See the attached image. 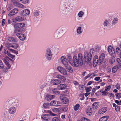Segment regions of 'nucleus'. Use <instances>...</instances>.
I'll list each match as a JSON object with an SVG mask.
<instances>
[{
  "mask_svg": "<svg viewBox=\"0 0 121 121\" xmlns=\"http://www.w3.org/2000/svg\"><path fill=\"white\" fill-rule=\"evenodd\" d=\"M75 0H65L63 4V7L62 9L61 13L64 14H67L72 10Z\"/></svg>",
  "mask_w": 121,
  "mask_h": 121,
  "instance_id": "obj_1",
  "label": "nucleus"
},
{
  "mask_svg": "<svg viewBox=\"0 0 121 121\" xmlns=\"http://www.w3.org/2000/svg\"><path fill=\"white\" fill-rule=\"evenodd\" d=\"M95 53V51L93 49H91L90 52L89 53L87 52H84L85 55H86L85 58V60H91L92 54Z\"/></svg>",
  "mask_w": 121,
  "mask_h": 121,
  "instance_id": "obj_2",
  "label": "nucleus"
},
{
  "mask_svg": "<svg viewBox=\"0 0 121 121\" xmlns=\"http://www.w3.org/2000/svg\"><path fill=\"white\" fill-rule=\"evenodd\" d=\"M108 51L111 56H112V59L115 60V57L116 56L115 51L112 46H109L108 48Z\"/></svg>",
  "mask_w": 121,
  "mask_h": 121,
  "instance_id": "obj_3",
  "label": "nucleus"
},
{
  "mask_svg": "<svg viewBox=\"0 0 121 121\" xmlns=\"http://www.w3.org/2000/svg\"><path fill=\"white\" fill-rule=\"evenodd\" d=\"M6 104L9 106L11 105H12L13 106L17 107L19 105L18 100L14 99H13L12 100L7 102Z\"/></svg>",
  "mask_w": 121,
  "mask_h": 121,
  "instance_id": "obj_4",
  "label": "nucleus"
},
{
  "mask_svg": "<svg viewBox=\"0 0 121 121\" xmlns=\"http://www.w3.org/2000/svg\"><path fill=\"white\" fill-rule=\"evenodd\" d=\"M52 56L51 50L49 48L47 49L46 51L45 57L47 60H50Z\"/></svg>",
  "mask_w": 121,
  "mask_h": 121,
  "instance_id": "obj_5",
  "label": "nucleus"
},
{
  "mask_svg": "<svg viewBox=\"0 0 121 121\" xmlns=\"http://www.w3.org/2000/svg\"><path fill=\"white\" fill-rule=\"evenodd\" d=\"M60 98L61 101L64 104H67L68 103L69 100L68 98L66 97L65 95H61L60 96Z\"/></svg>",
  "mask_w": 121,
  "mask_h": 121,
  "instance_id": "obj_6",
  "label": "nucleus"
},
{
  "mask_svg": "<svg viewBox=\"0 0 121 121\" xmlns=\"http://www.w3.org/2000/svg\"><path fill=\"white\" fill-rule=\"evenodd\" d=\"M57 70L61 73L64 75H67V74L66 70L63 68L58 67L57 68Z\"/></svg>",
  "mask_w": 121,
  "mask_h": 121,
  "instance_id": "obj_7",
  "label": "nucleus"
},
{
  "mask_svg": "<svg viewBox=\"0 0 121 121\" xmlns=\"http://www.w3.org/2000/svg\"><path fill=\"white\" fill-rule=\"evenodd\" d=\"M25 24L22 23H19L15 24L13 26L15 29H21L24 26Z\"/></svg>",
  "mask_w": 121,
  "mask_h": 121,
  "instance_id": "obj_8",
  "label": "nucleus"
},
{
  "mask_svg": "<svg viewBox=\"0 0 121 121\" xmlns=\"http://www.w3.org/2000/svg\"><path fill=\"white\" fill-rule=\"evenodd\" d=\"M18 11V9L15 8L11 10L8 14V16L9 17H11L16 14Z\"/></svg>",
  "mask_w": 121,
  "mask_h": 121,
  "instance_id": "obj_9",
  "label": "nucleus"
},
{
  "mask_svg": "<svg viewBox=\"0 0 121 121\" xmlns=\"http://www.w3.org/2000/svg\"><path fill=\"white\" fill-rule=\"evenodd\" d=\"M13 5L16 6L20 8H23L24 7V6L23 5L17 1L13 0Z\"/></svg>",
  "mask_w": 121,
  "mask_h": 121,
  "instance_id": "obj_10",
  "label": "nucleus"
},
{
  "mask_svg": "<svg viewBox=\"0 0 121 121\" xmlns=\"http://www.w3.org/2000/svg\"><path fill=\"white\" fill-rule=\"evenodd\" d=\"M60 102L56 100H53L50 103V105L52 106H59L60 104Z\"/></svg>",
  "mask_w": 121,
  "mask_h": 121,
  "instance_id": "obj_11",
  "label": "nucleus"
},
{
  "mask_svg": "<svg viewBox=\"0 0 121 121\" xmlns=\"http://www.w3.org/2000/svg\"><path fill=\"white\" fill-rule=\"evenodd\" d=\"M69 63L73 66L78 67L80 64L79 61H69Z\"/></svg>",
  "mask_w": 121,
  "mask_h": 121,
  "instance_id": "obj_12",
  "label": "nucleus"
},
{
  "mask_svg": "<svg viewBox=\"0 0 121 121\" xmlns=\"http://www.w3.org/2000/svg\"><path fill=\"white\" fill-rule=\"evenodd\" d=\"M17 108L15 107H12L10 108L9 110V112L11 114H15L16 112Z\"/></svg>",
  "mask_w": 121,
  "mask_h": 121,
  "instance_id": "obj_13",
  "label": "nucleus"
},
{
  "mask_svg": "<svg viewBox=\"0 0 121 121\" xmlns=\"http://www.w3.org/2000/svg\"><path fill=\"white\" fill-rule=\"evenodd\" d=\"M55 97L53 95H47L46 96L45 99L46 101H48L52 99Z\"/></svg>",
  "mask_w": 121,
  "mask_h": 121,
  "instance_id": "obj_14",
  "label": "nucleus"
},
{
  "mask_svg": "<svg viewBox=\"0 0 121 121\" xmlns=\"http://www.w3.org/2000/svg\"><path fill=\"white\" fill-rule=\"evenodd\" d=\"M26 19V18L24 16H18L16 17L15 20L17 21L20 22L23 21Z\"/></svg>",
  "mask_w": 121,
  "mask_h": 121,
  "instance_id": "obj_15",
  "label": "nucleus"
},
{
  "mask_svg": "<svg viewBox=\"0 0 121 121\" xmlns=\"http://www.w3.org/2000/svg\"><path fill=\"white\" fill-rule=\"evenodd\" d=\"M50 116L48 114L43 115L41 116V118L42 119L45 121H48L49 120Z\"/></svg>",
  "mask_w": 121,
  "mask_h": 121,
  "instance_id": "obj_16",
  "label": "nucleus"
},
{
  "mask_svg": "<svg viewBox=\"0 0 121 121\" xmlns=\"http://www.w3.org/2000/svg\"><path fill=\"white\" fill-rule=\"evenodd\" d=\"M57 30L62 35L65 33L64 28L63 27H61L59 28Z\"/></svg>",
  "mask_w": 121,
  "mask_h": 121,
  "instance_id": "obj_17",
  "label": "nucleus"
},
{
  "mask_svg": "<svg viewBox=\"0 0 121 121\" xmlns=\"http://www.w3.org/2000/svg\"><path fill=\"white\" fill-rule=\"evenodd\" d=\"M5 65L8 67V69H10L11 66L13 64V61H4Z\"/></svg>",
  "mask_w": 121,
  "mask_h": 121,
  "instance_id": "obj_18",
  "label": "nucleus"
},
{
  "mask_svg": "<svg viewBox=\"0 0 121 121\" xmlns=\"http://www.w3.org/2000/svg\"><path fill=\"white\" fill-rule=\"evenodd\" d=\"M92 108L90 107H87V108L86 112L88 115L90 116L91 115L92 113Z\"/></svg>",
  "mask_w": 121,
  "mask_h": 121,
  "instance_id": "obj_19",
  "label": "nucleus"
},
{
  "mask_svg": "<svg viewBox=\"0 0 121 121\" xmlns=\"http://www.w3.org/2000/svg\"><path fill=\"white\" fill-rule=\"evenodd\" d=\"M62 36L61 34L56 30L54 34V37L55 39H57L60 38Z\"/></svg>",
  "mask_w": 121,
  "mask_h": 121,
  "instance_id": "obj_20",
  "label": "nucleus"
},
{
  "mask_svg": "<svg viewBox=\"0 0 121 121\" xmlns=\"http://www.w3.org/2000/svg\"><path fill=\"white\" fill-rule=\"evenodd\" d=\"M40 12L38 10H35L33 12V16L35 18H37V17L39 16Z\"/></svg>",
  "mask_w": 121,
  "mask_h": 121,
  "instance_id": "obj_21",
  "label": "nucleus"
},
{
  "mask_svg": "<svg viewBox=\"0 0 121 121\" xmlns=\"http://www.w3.org/2000/svg\"><path fill=\"white\" fill-rule=\"evenodd\" d=\"M51 82L52 84L56 85L60 84L61 82V81L59 80L54 79L51 81Z\"/></svg>",
  "mask_w": 121,
  "mask_h": 121,
  "instance_id": "obj_22",
  "label": "nucleus"
},
{
  "mask_svg": "<svg viewBox=\"0 0 121 121\" xmlns=\"http://www.w3.org/2000/svg\"><path fill=\"white\" fill-rule=\"evenodd\" d=\"M86 55H85L84 54V57L83 58L82 56V54L81 53H79L78 55V60H85V58L86 57Z\"/></svg>",
  "mask_w": 121,
  "mask_h": 121,
  "instance_id": "obj_23",
  "label": "nucleus"
},
{
  "mask_svg": "<svg viewBox=\"0 0 121 121\" xmlns=\"http://www.w3.org/2000/svg\"><path fill=\"white\" fill-rule=\"evenodd\" d=\"M66 87L65 84H61L59 85L58 86V89L59 90H64L65 89Z\"/></svg>",
  "mask_w": 121,
  "mask_h": 121,
  "instance_id": "obj_24",
  "label": "nucleus"
},
{
  "mask_svg": "<svg viewBox=\"0 0 121 121\" xmlns=\"http://www.w3.org/2000/svg\"><path fill=\"white\" fill-rule=\"evenodd\" d=\"M107 110L106 107H104L100 109L98 112V113L100 114H102L105 112Z\"/></svg>",
  "mask_w": 121,
  "mask_h": 121,
  "instance_id": "obj_25",
  "label": "nucleus"
},
{
  "mask_svg": "<svg viewBox=\"0 0 121 121\" xmlns=\"http://www.w3.org/2000/svg\"><path fill=\"white\" fill-rule=\"evenodd\" d=\"M8 41L12 43L16 42L17 41V40L13 37H11L8 38Z\"/></svg>",
  "mask_w": 121,
  "mask_h": 121,
  "instance_id": "obj_26",
  "label": "nucleus"
},
{
  "mask_svg": "<svg viewBox=\"0 0 121 121\" xmlns=\"http://www.w3.org/2000/svg\"><path fill=\"white\" fill-rule=\"evenodd\" d=\"M55 77L61 80L62 81H64L65 80V77L60 74H57L56 75V77Z\"/></svg>",
  "mask_w": 121,
  "mask_h": 121,
  "instance_id": "obj_27",
  "label": "nucleus"
},
{
  "mask_svg": "<svg viewBox=\"0 0 121 121\" xmlns=\"http://www.w3.org/2000/svg\"><path fill=\"white\" fill-rule=\"evenodd\" d=\"M21 40H24L26 38L25 35L22 34H20L19 35L17 36Z\"/></svg>",
  "mask_w": 121,
  "mask_h": 121,
  "instance_id": "obj_28",
  "label": "nucleus"
},
{
  "mask_svg": "<svg viewBox=\"0 0 121 121\" xmlns=\"http://www.w3.org/2000/svg\"><path fill=\"white\" fill-rule=\"evenodd\" d=\"M99 102H96L92 104V107L94 109H96L99 106Z\"/></svg>",
  "mask_w": 121,
  "mask_h": 121,
  "instance_id": "obj_29",
  "label": "nucleus"
},
{
  "mask_svg": "<svg viewBox=\"0 0 121 121\" xmlns=\"http://www.w3.org/2000/svg\"><path fill=\"white\" fill-rule=\"evenodd\" d=\"M22 12L23 14L25 16L29 15L30 13V10L27 9L24 10L22 11Z\"/></svg>",
  "mask_w": 121,
  "mask_h": 121,
  "instance_id": "obj_30",
  "label": "nucleus"
},
{
  "mask_svg": "<svg viewBox=\"0 0 121 121\" xmlns=\"http://www.w3.org/2000/svg\"><path fill=\"white\" fill-rule=\"evenodd\" d=\"M108 119V117L107 116H104L100 118L99 121H107Z\"/></svg>",
  "mask_w": 121,
  "mask_h": 121,
  "instance_id": "obj_31",
  "label": "nucleus"
},
{
  "mask_svg": "<svg viewBox=\"0 0 121 121\" xmlns=\"http://www.w3.org/2000/svg\"><path fill=\"white\" fill-rule=\"evenodd\" d=\"M105 55L104 53H102L100 56L99 58V60H103L105 59Z\"/></svg>",
  "mask_w": 121,
  "mask_h": 121,
  "instance_id": "obj_32",
  "label": "nucleus"
},
{
  "mask_svg": "<svg viewBox=\"0 0 121 121\" xmlns=\"http://www.w3.org/2000/svg\"><path fill=\"white\" fill-rule=\"evenodd\" d=\"M52 91L53 93L55 94L58 95L60 93V92L57 91V89L56 88L53 89Z\"/></svg>",
  "mask_w": 121,
  "mask_h": 121,
  "instance_id": "obj_33",
  "label": "nucleus"
},
{
  "mask_svg": "<svg viewBox=\"0 0 121 121\" xmlns=\"http://www.w3.org/2000/svg\"><path fill=\"white\" fill-rule=\"evenodd\" d=\"M66 68L67 69L68 72L70 73H72L73 72V70L71 67L70 66H68L66 67Z\"/></svg>",
  "mask_w": 121,
  "mask_h": 121,
  "instance_id": "obj_34",
  "label": "nucleus"
},
{
  "mask_svg": "<svg viewBox=\"0 0 121 121\" xmlns=\"http://www.w3.org/2000/svg\"><path fill=\"white\" fill-rule=\"evenodd\" d=\"M82 27L81 26H79L77 28V33L78 34H80L82 33Z\"/></svg>",
  "mask_w": 121,
  "mask_h": 121,
  "instance_id": "obj_35",
  "label": "nucleus"
},
{
  "mask_svg": "<svg viewBox=\"0 0 121 121\" xmlns=\"http://www.w3.org/2000/svg\"><path fill=\"white\" fill-rule=\"evenodd\" d=\"M118 69V65H116L113 67L112 71L113 73H115L117 71Z\"/></svg>",
  "mask_w": 121,
  "mask_h": 121,
  "instance_id": "obj_36",
  "label": "nucleus"
},
{
  "mask_svg": "<svg viewBox=\"0 0 121 121\" xmlns=\"http://www.w3.org/2000/svg\"><path fill=\"white\" fill-rule=\"evenodd\" d=\"M116 51L117 54L119 55L121 54V50L119 47H117L116 49Z\"/></svg>",
  "mask_w": 121,
  "mask_h": 121,
  "instance_id": "obj_37",
  "label": "nucleus"
},
{
  "mask_svg": "<svg viewBox=\"0 0 121 121\" xmlns=\"http://www.w3.org/2000/svg\"><path fill=\"white\" fill-rule=\"evenodd\" d=\"M84 14V12L82 11H80L78 13V16L79 17H82L83 16Z\"/></svg>",
  "mask_w": 121,
  "mask_h": 121,
  "instance_id": "obj_38",
  "label": "nucleus"
},
{
  "mask_svg": "<svg viewBox=\"0 0 121 121\" xmlns=\"http://www.w3.org/2000/svg\"><path fill=\"white\" fill-rule=\"evenodd\" d=\"M80 106L79 104H76L74 106V109L75 111H76L78 110Z\"/></svg>",
  "mask_w": 121,
  "mask_h": 121,
  "instance_id": "obj_39",
  "label": "nucleus"
},
{
  "mask_svg": "<svg viewBox=\"0 0 121 121\" xmlns=\"http://www.w3.org/2000/svg\"><path fill=\"white\" fill-rule=\"evenodd\" d=\"M50 105V104L48 103H45L43 104V107L45 108H49Z\"/></svg>",
  "mask_w": 121,
  "mask_h": 121,
  "instance_id": "obj_40",
  "label": "nucleus"
},
{
  "mask_svg": "<svg viewBox=\"0 0 121 121\" xmlns=\"http://www.w3.org/2000/svg\"><path fill=\"white\" fill-rule=\"evenodd\" d=\"M62 62L66 68L69 66L68 62L67 61H62Z\"/></svg>",
  "mask_w": 121,
  "mask_h": 121,
  "instance_id": "obj_41",
  "label": "nucleus"
},
{
  "mask_svg": "<svg viewBox=\"0 0 121 121\" xmlns=\"http://www.w3.org/2000/svg\"><path fill=\"white\" fill-rule=\"evenodd\" d=\"M118 19L117 18H115L112 22V24L115 25L118 22Z\"/></svg>",
  "mask_w": 121,
  "mask_h": 121,
  "instance_id": "obj_42",
  "label": "nucleus"
},
{
  "mask_svg": "<svg viewBox=\"0 0 121 121\" xmlns=\"http://www.w3.org/2000/svg\"><path fill=\"white\" fill-rule=\"evenodd\" d=\"M20 31V30H19L17 29H15L14 31V33L17 36L18 35H19V34H20V33H18Z\"/></svg>",
  "mask_w": 121,
  "mask_h": 121,
  "instance_id": "obj_43",
  "label": "nucleus"
},
{
  "mask_svg": "<svg viewBox=\"0 0 121 121\" xmlns=\"http://www.w3.org/2000/svg\"><path fill=\"white\" fill-rule=\"evenodd\" d=\"M116 99H119L121 97V94L117 93L116 94Z\"/></svg>",
  "mask_w": 121,
  "mask_h": 121,
  "instance_id": "obj_44",
  "label": "nucleus"
},
{
  "mask_svg": "<svg viewBox=\"0 0 121 121\" xmlns=\"http://www.w3.org/2000/svg\"><path fill=\"white\" fill-rule=\"evenodd\" d=\"M2 69L4 73H6L8 72V69H9L8 68H7L5 66H4Z\"/></svg>",
  "mask_w": 121,
  "mask_h": 121,
  "instance_id": "obj_45",
  "label": "nucleus"
},
{
  "mask_svg": "<svg viewBox=\"0 0 121 121\" xmlns=\"http://www.w3.org/2000/svg\"><path fill=\"white\" fill-rule=\"evenodd\" d=\"M46 112L48 113H49L52 116H55L56 115V114H54L51 112L50 110H47L46 111Z\"/></svg>",
  "mask_w": 121,
  "mask_h": 121,
  "instance_id": "obj_46",
  "label": "nucleus"
},
{
  "mask_svg": "<svg viewBox=\"0 0 121 121\" xmlns=\"http://www.w3.org/2000/svg\"><path fill=\"white\" fill-rule=\"evenodd\" d=\"M102 93L103 95L105 96L108 95V92L107 91H106L105 90L104 91H102Z\"/></svg>",
  "mask_w": 121,
  "mask_h": 121,
  "instance_id": "obj_47",
  "label": "nucleus"
},
{
  "mask_svg": "<svg viewBox=\"0 0 121 121\" xmlns=\"http://www.w3.org/2000/svg\"><path fill=\"white\" fill-rule=\"evenodd\" d=\"M53 111L55 112H58L59 111V108H55L52 109Z\"/></svg>",
  "mask_w": 121,
  "mask_h": 121,
  "instance_id": "obj_48",
  "label": "nucleus"
},
{
  "mask_svg": "<svg viewBox=\"0 0 121 121\" xmlns=\"http://www.w3.org/2000/svg\"><path fill=\"white\" fill-rule=\"evenodd\" d=\"M6 47L8 48H10V47H12V44L11 43H7L5 44Z\"/></svg>",
  "mask_w": 121,
  "mask_h": 121,
  "instance_id": "obj_49",
  "label": "nucleus"
},
{
  "mask_svg": "<svg viewBox=\"0 0 121 121\" xmlns=\"http://www.w3.org/2000/svg\"><path fill=\"white\" fill-rule=\"evenodd\" d=\"M81 120L82 121H91L88 118L85 117L82 118Z\"/></svg>",
  "mask_w": 121,
  "mask_h": 121,
  "instance_id": "obj_50",
  "label": "nucleus"
},
{
  "mask_svg": "<svg viewBox=\"0 0 121 121\" xmlns=\"http://www.w3.org/2000/svg\"><path fill=\"white\" fill-rule=\"evenodd\" d=\"M18 45L17 44L14 43L12 44V47L14 48H17L18 47Z\"/></svg>",
  "mask_w": 121,
  "mask_h": 121,
  "instance_id": "obj_51",
  "label": "nucleus"
},
{
  "mask_svg": "<svg viewBox=\"0 0 121 121\" xmlns=\"http://www.w3.org/2000/svg\"><path fill=\"white\" fill-rule=\"evenodd\" d=\"M61 109L62 111L65 112H66L68 110V108L67 106H66L62 108Z\"/></svg>",
  "mask_w": 121,
  "mask_h": 121,
  "instance_id": "obj_52",
  "label": "nucleus"
},
{
  "mask_svg": "<svg viewBox=\"0 0 121 121\" xmlns=\"http://www.w3.org/2000/svg\"><path fill=\"white\" fill-rule=\"evenodd\" d=\"M111 88V86L109 85L105 88V90L106 91H109Z\"/></svg>",
  "mask_w": 121,
  "mask_h": 121,
  "instance_id": "obj_53",
  "label": "nucleus"
},
{
  "mask_svg": "<svg viewBox=\"0 0 121 121\" xmlns=\"http://www.w3.org/2000/svg\"><path fill=\"white\" fill-rule=\"evenodd\" d=\"M91 86L89 87H88L85 89L86 91L87 92H89L91 91Z\"/></svg>",
  "mask_w": 121,
  "mask_h": 121,
  "instance_id": "obj_54",
  "label": "nucleus"
},
{
  "mask_svg": "<svg viewBox=\"0 0 121 121\" xmlns=\"http://www.w3.org/2000/svg\"><path fill=\"white\" fill-rule=\"evenodd\" d=\"M52 121H58L59 120V119L57 117H55L52 118Z\"/></svg>",
  "mask_w": 121,
  "mask_h": 121,
  "instance_id": "obj_55",
  "label": "nucleus"
},
{
  "mask_svg": "<svg viewBox=\"0 0 121 121\" xmlns=\"http://www.w3.org/2000/svg\"><path fill=\"white\" fill-rule=\"evenodd\" d=\"M4 67V65L2 61H0V69H2Z\"/></svg>",
  "mask_w": 121,
  "mask_h": 121,
  "instance_id": "obj_56",
  "label": "nucleus"
},
{
  "mask_svg": "<svg viewBox=\"0 0 121 121\" xmlns=\"http://www.w3.org/2000/svg\"><path fill=\"white\" fill-rule=\"evenodd\" d=\"M108 24V21L107 20H105L104 23L103 25L104 26H107Z\"/></svg>",
  "mask_w": 121,
  "mask_h": 121,
  "instance_id": "obj_57",
  "label": "nucleus"
},
{
  "mask_svg": "<svg viewBox=\"0 0 121 121\" xmlns=\"http://www.w3.org/2000/svg\"><path fill=\"white\" fill-rule=\"evenodd\" d=\"M84 85H80L79 86V88L80 90H83V89L84 87Z\"/></svg>",
  "mask_w": 121,
  "mask_h": 121,
  "instance_id": "obj_58",
  "label": "nucleus"
},
{
  "mask_svg": "<svg viewBox=\"0 0 121 121\" xmlns=\"http://www.w3.org/2000/svg\"><path fill=\"white\" fill-rule=\"evenodd\" d=\"M98 61H93V65L94 67H95L97 64Z\"/></svg>",
  "mask_w": 121,
  "mask_h": 121,
  "instance_id": "obj_59",
  "label": "nucleus"
},
{
  "mask_svg": "<svg viewBox=\"0 0 121 121\" xmlns=\"http://www.w3.org/2000/svg\"><path fill=\"white\" fill-rule=\"evenodd\" d=\"M96 90L95 88H93L92 90V91L91 92V95H94V93H95Z\"/></svg>",
  "mask_w": 121,
  "mask_h": 121,
  "instance_id": "obj_60",
  "label": "nucleus"
},
{
  "mask_svg": "<svg viewBox=\"0 0 121 121\" xmlns=\"http://www.w3.org/2000/svg\"><path fill=\"white\" fill-rule=\"evenodd\" d=\"M67 59L66 57L64 56H61L60 58L61 60H66Z\"/></svg>",
  "mask_w": 121,
  "mask_h": 121,
  "instance_id": "obj_61",
  "label": "nucleus"
},
{
  "mask_svg": "<svg viewBox=\"0 0 121 121\" xmlns=\"http://www.w3.org/2000/svg\"><path fill=\"white\" fill-rule=\"evenodd\" d=\"M98 60V56L97 55H95L93 58V60Z\"/></svg>",
  "mask_w": 121,
  "mask_h": 121,
  "instance_id": "obj_62",
  "label": "nucleus"
},
{
  "mask_svg": "<svg viewBox=\"0 0 121 121\" xmlns=\"http://www.w3.org/2000/svg\"><path fill=\"white\" fill-rule=\"evenodd\" d=\"M115 109L116 111H119L120 110L119 106L118 105H117L115 107Z\"/></svg>",
  "mask_w": 121,
  "mask_h": 121,
  "instance_id": "obj_63",
  "label": "nucleus"
},
{
  "mask_svg": "<svg viewBox=\"0 0 121 121\" xmlns=\"http://www.w3.org/2000/svg\"><path fill=\"white\" fill-rule=\"evenodd\" d=\"M21 1H22V2L24 4H26L28 3L29 2L28 0H20Z\"/></svg>",
  "mask_w": 121,
  "mask_h": 121,
  "instance_id": "obj_64",
  "label": "nucleus"
}]
</instances>
